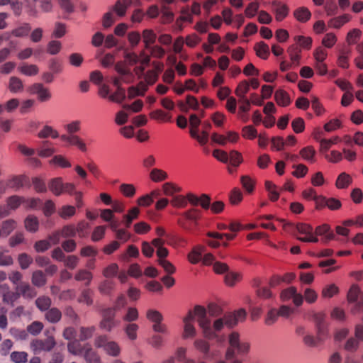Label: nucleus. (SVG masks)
Returning a JSON list of instances; mask_svg holds the SVG:
<instances>
[{"label":"nucleus","mask_w":363,"mask_h":363,"mask_svg":"<svg viewBox=\"0 0 363 363\" xmlns=\"http://www.w3.org/2000/svg\"><path fill=\"white\" fill-rule=\"evenodd\" d=\"M247 313L245 309L240 308L233 313H228L215 319L211 323L208 317L206 310L201 305H196L189 309L186 314L182 318L183 331L182 338H194L197 333L195 326L196 322L201 330L203 336L212 340L218 337V333L223 330L225 327L231 328L239 323H242L246 318Z\"/></svg>","instance_id":"nucleus-1"},{"label":"nucleus","mask_w":363,"mask_h":363,"mask_svg":"<svg viewBox=\"0 0 363 363\" xmlns=\"http://www.w3.org/2000/svg\"><path fill=\"white\" fill-rule=\"evenodd\" d=\"M116 70L121 77L113 79V83L117 89L113 94L109 96V100L115 103L122 104L125 99V91L120 86L121 82L125 83L130 82L132 76L125 62H118L116 65Z\"/></svg>","instance_id":"nucleus-2"},{"label":"nucleus","mask_w":363,"mask_h":363,"mask_svg":"<svg viewBox=\"0 0 363 363\" xmlns=\"http://www.w3.org/2000/svg\"><path fill=\"white\" fill-rule=\"evenodd\" d=\"M228 348L227 349L225 357L227 359L233 358L235 352L242 354L247 353L250 350V344L246 341H242L240 338V334L233 331L228 335Z\"/></svg>","instance_id":"nucleus-3"},{"label":"nucleus","mask_w":363,"mask_h":363,"mask_svg":"<svg viewBox=\"0 0 363 363\" xmlns=\"http://www.w3.org/2000/svg\"><path fill=\"white\" fill-rule=\"evenodd\" d=\"M203 212L197 208H191L179 214L177 219V223L182 228L189 230L191 225H197L198 222L201 219Z\"/></svg>","instance_id":"nucleus-4"},{"label":"nucleus","mask_w":363,"mask_h":363,"mask_svg":"<svg viewBox=\"0 0 363 363\" xmlns=\"http://www.w3.org/2000/svg\"><path fill=\"white\" fill-rule=\"evenodd\" d=\"M50 191L55 196H60L63 194L72 195L76 186L73 183L64 182L62 177H55L48 182Z\"/></svg>","instance_id":"nucleus-5"},{"label":"nucleus","mask_w":363,"mask_h":363,"mask_svg":"<svg viewBox=\"0 0 363 363\" xmlns=\"http://www.w3.org/2000/svg\"><path fill=\"white\" fill-rule=\"evenodd\" d=\"M296 237L303 242L316 243L319 239L316 238L315 229L308 223H298L296 225Z\"/></svg>","instance_id":"nucleus-6"},{"label":"nucleus","mask_w":363,"mask_h":363,"mask_svg":"<svg viewBox=\"0 0 363 363\" xmlns=\"http://www.w3.org/2000/svg\"><path fill=\"white\" fill-rule=\"evenodd\" d=\"M279 298L282 302L292 301L296 307L302 306L303 303V297L301 294L298 292L295 286H289L281 291Z\"/></svg>","instance_id":"nucleus-7"},{"label":"nucleus","mask_w":363,"mask_h":363,"mask_svg":"<svg viewBox=\"0 0 363 363\" xmlns=\"http://www.w3.org/2000/svg\"><path fill=\"white\" fill-rule=\"evenodd\" d=\"M347 301L350 303H354L352 313H356L363 311V294L357 285H352L347 294Z\"/></svg>","instance_id":"nucleus-8"},{"label":"nucleus","mask_w":363,"mask_h":363,"mask_svg":"<svg viewBox=\"0 0 363 363\" xmlns=\"http://www.w3.org/2000/svg\"><path fill=\"white\" fill-rule=\"evenodd\" d=\"M69 351L74 354H84L89 363H97L99 357L91 349L81 348L78 341H73L68 345Z\"/></svg>","instance_id":"nucleus-9"},{"label":"nucleus","mask_w":363,"mask_h":363,"mask_svg":"<svg viewBox=\"0 0 363 363\" xmlns=\"http://www.w3.org/2000/svg\"><path fill=\"white\" fill-rule=\"evenodd\" d=\"M147 318L153 323L152 328L154 331L161 333H167L168 330L165 325L161 323L162 320V314L153 309L148 310L146 313Z\"/></svg>","instance_id":"nucleus-10"},{"label":"nucleus","mask_w":363,"mask_h":363,"mask_svg":"<svg viewBox=\"0 0 363 363\" xmlns=\"http://www.w3.org/2000/svg\"><path fill=\"white\" fill-rule=\"evenodd\" d=\"M125 60V62H128L130 64L140 62V67L135 68V72L139 75L143 73L145 67L149 64L150 58L149 55L145 53H142L140 57L137 56L135 53H126Z\"/></svg>","instance_id":"nucleus-11"},{"label":"nucleus","mask_w":363,"mask_h":363,"mask_svg":"<svg viewBox=\"0 0 363 363\" xmlns=\"http://www.w3.org/2000/svg\"><path fill=\"white\" fill-rule=\"evenodd\" d=\"M28 91L30 94H36L38 100L41 102L48 101L52 98L50 89L41 83H35L30 86L28 88Z\"/></svg>","instance_id":"nucleus-12"},{"label":"nucleus","mask_w":363,"mask_h":363,"mask_svg":"<svg viewBox=\"0 0 363 363\" xmlns=\"http://www.w3.org/2000/svg\"><path fill=\"white\" fill-rule=\"evenodd\" d=\"M96 345L103 347L107 354L116 356L120 353V347L116 342L108 341L106 337H99L96 340Z\"/></svg>","instance_id":"nucleus-13"},{"label":"nucleus","mask_w":363,"mask_h":363,"mask_svg":"<svg viewBox=\"0 0 363 363\" xmlns=\"http://www.w3.org/2000/svg\"><path fill=\"white\" fill-rule=\"evenodd\" d=\"M62 141L66 142L69 146H74L82 152L87 151V145L85 141L77 135H62Z\"/></svg>","instance_id":"nucleus-14"},{"label":"nucleus","mask_w":363,"mask_h":363,"mask_svg":"<svg viewBox=\"0 0 363 363\" xmlns=\"http://www.w3.org/2000/svg\"><path fill=\"white\" fill-rule=\"evenodd\" d=\"M77 228L74 225L64 226L61 230L56 231L50 236L53 245L59 243L60 238L74 237L76 235Z\"/></svg>","instance_id":"nucleus-15"},{"label":"nucleus","mask_w":363,"mask_h":363,"mask_svg":"<svg viewBox=\"0 0 363 363\" xmlns=\"http://www.w3.org/2000/svg\"><path fill=\"white\" fill-rule=\"evenodd\" d=\"M27 178L25 176H15L13 177L8 182H0V195L2 194L6 188L17 189L22 186L26 182Z\"/></svg>","instance_id":"nucleus-16"},{"label":"nucleus","mask_w":363,"mask_h":363,"mask_svg":"<svg viewBox=\"0 0 363 363\" xmlns=\"http://www.w3.org/2000/svg\"><path fill=\"white\" fill-rule=\"evenodd\" d=\"M272 11L275 15L277 21H282L289 14V7L284 3L279 1L272 2Z\"/></svg>","instance_id":"nucleus-17"},{"label":"nucleus","mask_w":363,"mask_h":363,"mask_svg":"<svg viewBox=\"0 0 363 363\" xmlns=\"http://www.w3.org/2000/svg\"><path fill=\"white\" fill-rule=\"evenodd\" d=\"M55 345L52 337H48L46 340L43 341L36 340L32 342L31 347L35 353H40L42 351H49Z\"/></svg>","instance_id":"nucleus-18"},{"label":"nucleus","mask_w":363,"mask_h":363,"mask_svg":"<svg viewBox=\"0 0 363 363\" xmlns=\"http://www.w3.org/2000/svg\"><path fill=\"white\" fill-rule=\"evenodd\" d=\"M315 233L316 235V238H318V236L321 237L322 240L325 242L334 240L335 237L333 231L328 224H323L317 226L315 228Z\"/></svg>","instance_id":"nucleus-19"},{"label":"nucleus","mask_w":363,"mask_h":363,"mask_svg":"<svg viewBox=\"0 0 363 363\" xmlns=\"http://www.w3.org/2000/svg\"><path fill=\"white\" fill-rule=\"evenodd\" d=\"M352 19L351 15L345 13L339 16L333 17L328 21L329 28L340 29Z\"/></svg>","instance_id":"nucleus-20"},{"label":"nucleus","mask_w":363,"mask_h":363,"mask_svg":"<svg viewBox=\"0 0 363 363\" xmlns=\"http://www.w3.org/2000/svg\"><path fill=\"white\" fill-rule=\"evenodd\" d=\"M115 310L109 308L106 310L103 316V320L101 322V328L106 330H111L114 326Z\"/></svg>","instance_id":"nucleus-21"},{"label":"nucleus","mask_w":363,"mask_h":363,"mask_svg":"<svg viewBox=\"0 0 363 363\" xmlns=\"http://www.w3.org/2000/svg\"><path fill=\"white\" fill-rule=\"evenodd\" d=\"M299 155L308 162L314 163L316 161V150L312 145H308L301 149Z\"/></svg>","instance_id":"nucleus-22"},{"label":"nucleus","mask_w":363,"mask_h":363,"mask_svg":"<svg viewBox=\"0 0 363 363\" xmlns=\"http://www.w3.org/2000/svg\"><path fill=\"white\" fill-rule=\"evenodd\" d=\"M178 106L182 111H188L189 109L197 110L199 107V104L196 97L193 96H188L186 101H179Z\"/></svg>","instance_id":"nucleus-23"},{"label":"nucleus","mask_w":363,"mask_h":363,"mask_svg":"<svg viewBox=\"0 0 363 363\" xmlns=\"http://www.w3.org/2000/svg\"><path fill=\"white\" fill-rule=\"evenodd\" d=\"M239 103L238 116L242 122L246 123L249 120L247 113L250 109V101L247 99H240Z\"/></svg>","instance_id":"nucleus-24"},{"label":"nucleus","mask_w":363,"mask_h":363,"mask_svg":"<svg viewBox=\"0 0 363 363\" xmlns=\"http://www.w3.org/2000/svg\"><path fill=\"white\" fill-rule=\"evenodd\" d=\"M150 179L155 183H160L168 179L167 172L159 168H152L149 172Z\"/></svg>","instance_id":"nucleus-25"},{"label":"nucleus","mask_w":363,"mask_h":363,"mask_svg":"<svg viewBox=\"0 0 363 363\" xmlns=\"http://www.w3.org/2000/svg\"><path fill=\"white\" fill-rule=\"evenodd\" d=\"M264 187L268 193V197L271 201H277L279 198V187L272 181H266Z\"/></svg>","instance_id":"nucleus-26"},{"label":"nucleus","mask_w":363,"mask_h":363,"mask_svg":"<svg viewBox=\"0 0 363 363\" xmlns=\"http://www.w3.org/2000/svg\"><path fill=\"white\" fill-rule=\"evenodd\" d=\"M274 99L280 106H287L291 104L289 94L283 89H278L275 91Z\"/></svg>","instance_id":"nucleus-27"},{"label":"nucleus","mask_w":363,"mask_h":363,"mask_svg":"<svg viewBox=\"0 0 363 363\" xmlns=\"http://www.w3.org/2000/svg\"><path fill=\"white\" fill-rule=\"evenodd\" d=\"M147 90L145 83L140 82L136 86H130L128 89V97L133 99L138 96H143Z\"/></svg>","instance_id":"nucleus-28"},{"label":"nucleus","mask_w":363,"mask_h":363,"mask_svg":"<svg viewBox=\"0 0 363 363\" xmlns=\"http://www.w3.org/2000/svg\"><path fill=\"white\" fill-rule=\"evenodd\" d=\"M205 251V247L202 245L194 247L188 255V260L191 264H196L201 260L202 254Z\"/></svg>","instance_id":"nucleus-29"},{"label":"nucleus","mask_w":363,"mask_h":363,"mask_svg":"<svg viewBox=\"0 0 363 363\" xmlns=\"http://www.w3.org/2000/svg\"><path fill=\"white\" fill-rule=\"evenodd\" d=\"M38 137L39 138H51L52 139H55L60 137L58 131L55 129L53 127L45 125L43 128L38 132Z\"/></svg>","instance_id":"nucleus-30"},{"label":"nucleus","mask_w":363,"mask_h":363,"mask_svg":"<svg viewBox=\"0 0 363 363\" xmlns=\"http://www.w3.org/2000/svg\"><path fill=\"white\" fill-rule=\"evenodd\" d=\"M342 142V139L339 136H334L329 139H322L320 140V150L325 152L333 145L339 144Z\"/></svg>","instance_id":"nucleus-31"},{"label":"nucleus","mask_w":363,"mask_h":363,"mask_svg":"<svg viewBox=\"0 0 363 363\" xmlns=\"http://www.w3.org/2000/svg\"><path fill=\"white\" fill-rule=\"evenodd\" d=\"M118 189L120 193L125 198H133L137 192L135 186L129 183H122Z\"/></svg>","instance_id":"nucleus-32"},{"label":"nucleus","mask_w":363,"mask_h":363,"mask_svg":"<svg viewBox=\"0 0 363 363\" xmlns=\"http://www.w3.org/2000/svg\"><path fill=\"white\" fill-rule=\"evenodd\" d=\"M162 189L164 195L172 197L175 194L180 193L182 191V188L174 182H166L163 184Z\"/></svg>","instance_id":"nucleus-33"},{"label":"nucleus","mask_w":363,"mask_h":363,"mask_svg":"<svg viewBox=\"0 0 363 363\" xmlns=\"http://www.w3.org/2000/svg\"><path fill=\"white\" fill-rule=\"evenodd\" d=\"M50 164L61 168H69L72 167L69 160L62 155H55L50 160Z\"/></svg>","instance_id":"nucleus-34"},{"label":"nucleus","mask_w":363,"mask_h":363,"mask_svg":"<svg viewBox=\"0 0 363 363\" xmlns=\"http://www.w3.org/2000/svg\"><path fill=\"white\" fill-rule=\"evenodd\" d=\"M352 181V177L349 174L342 172L336 179L335 186L337 189H345L350 186Z\"/></svg>","instance_id":"nucleus-35"},{"label":"nucleus","mask_w":363,"mask_h":363,"mask_svg":"<svg viewBox=\"0 0 363 363\" xmlns=\"http://www.w3.org/2000/svg\"><path fill=\"white\" fill-rule=\"evenodd\" d=\"M240 183L242 188L246 191L247 193H253L256 184V180L255 179L247 175L242 176L240 178Z\"/></svg>","instance_id":"nucleus-36"},{"label":"nucleus","mask_w":363,"mask_h":363,"mask_svg":"<svg viewBox=\"0 0 363 363\" xmlns=\"http://www.w3.org/2000/svg\"><path fill=\"white\" fill-rule=\"evenodd\" d=\"M150 118L161 123H167L171 121L172 116L161 110L157 109L150 113Z\"/></svg>","instance_id":"nucleus-37"},{"label":"nucleus","mask_w":363,"mask_h":363,"mask_svg":"<svg viewBox=\"0 0 363 363\" xmlns=\"http://www.w3.org/2000/svg\"><path fill=\"white\" fill-rule=\"evenodd\" d=\"M19 72L26 76H35L38 74L39 69L35 65H29L27 63L21 64L18 67Z\"/></svg>","instance_id":"nucleus-38"},{"label":"nucleus","mask_w":363,"mask_h":363,"mask_svg":"<svg viewBox=\"0 0 363 363\" xmlns=\"http://www.w3.org/2000/svg\"><path fill=\"white\" fill-rule=\"evenodd\" d=\"M325 335L320 331L318 332L317 337H313L311 335H306L303 337L304 343L310 347L317 346L325 338Z\"/></svg>","instance_id":"nucleus-39"},{"label":"nucleus","mask_w":363,"mask_h":363,"mask_svg":"<svg viewBox=\"0 0 363 363\" xmlns=\"http://www.w3.org/2000/svg\"><path fill=\"white\" fill-rule=\"evenodd\" d=\"M339 293V288L335 284L325 285L321 291V296L324 298H330Z\"/></svg>","instance_id":"nucleus-40"},{"label":"nucleus","mask_w":363,"mask_h":363,"mask_svg":"<svg viewBox=\"0 0 363 363\" xmlns=\"http://www.w3.org/2000/svg\"><path fill=\"white\" fill-rule=\"evenodd\" d=\"M55 152L56 149L48 142L44 143L42 147L38 150V154L41 157H49Z\"/></svg>","instance_id":"nucleus-41"},{"label":"nucleus","mask_w":363,"mask_h":363,"mask_svg":"<svg viewBox=\"0 0 363 363\" xmlns=\"http://www.w3.org/2000/svg\"><path fill=\"white\" fill-rule=\"evenodd\" d=\"M288 52L291 65L298 66L301 60V50L295 45H291L288 48Z\"/></svg>","instance_id":"nucleus-42"},{"label":"nucleus","mask_w":363,"mask_h":363,"mask_svg":"<svg viewBox=\"0 0 363 363\" xmlns=\"http://www.w3.org/2000/svg\"><path fill=\"white\" fill-rule=\"evenodd\" d=\"M337 38L336 35L333 33H327L321 40L322 47L325 48H332L337 43Z\"/></svg>","instance_id":"nucleus-43"},{"label":"nucleus","mask_w":363,"mask_h":363,"mask_svg":"<svg viewBox=\"0 0 363 363\" xmlns=\"http://www.w3.org/2000/svg\"><path fill=\"white\" fill-rule=\"evenodd\" d=\"M255 50L257 55L262 59L266 60L269 55V46L264 42L257 43L255 46Z\"/></svg>","instance_id":"nucleus-44"},{"label":"nucleus","mask_w":363,"mask_h":363,"mask_svg":"<svg viewBox=\"0 0 363 363\" xmlns=\"http://www.w3.org/2000/svg\"><path fill=\"white\" fill-rule=\"evenodd\" d=\"M76 213V207L70 205H64L58 210V215L63 219H68Z\"/></svg>","instance_id":"nucleus-45"},{"label":"nucleus","mask_w":363,"mask_h":363,"mask_svg":"<svg viewBox=\"0 0 363 363\" xmlns=\"http://www.w3.org/2000/svg\"><path fill=\"white\" fill-rule=\"evenodd\" d=\"M170 203L174 208H184L188 204L187 196L182 194L174 196Z\"/></svg>","instance_id":"nucleus-46"},{"label":"nucleus","mask_w":363,"mask_h":363,"mask_svg":"<svg viewBox=\"0 0 363 363\" xmlns=\"http://www.w3.org/2000/svg\"><path fill=\"white\" fill-rule=\"evenodd\" d=\"M302 296L303 297V301H305L309 304L315 303L318 297V293L311 288H306Z\"/></svg>","instance_id":"nucleus-47"},{"label":"nucleus","mask_w":363,"mask_h":363,"mask_svg":"<svg viewBox=\"0 0 363 363\" xmlns=\"http://www.w3.org/2000/svg\"><path fill=\"white\" fill-rule=\"evenodd\" d=\"M259 4L257 1H252L247 4L245 9V16L248 18H254L257 13Z\"/></svg>","instance_id":"nucleus-48"},{"label":"nucleus","mask_w":363,"mask_h":363,"mask_svg":"<svg viewBox=\"0 0 363 363\" xmlns=\"http://www.w3.org/2000/svg\"><path fill=\"white\" fill-rule=\"evenodd\" d=\"M185 45L189 48H194L199 45L201 41V38L196 33H191L184 38Z\"/></svg>","instance_id":"nucleus-49"},{"label":"nucleus","mask_w":363,"mask_h":363,"mask_svg":"<svg viewBox=\"0 0 363 363\" xmlns=\"http://www.w3.org/2000/svg\"><path fill=\"white\" fill-rule=\"evenodd\" d=\"M242 279V275L238 272H228L225 276V283L228 286H233Z\"/></svg>","instance_id":"nucleus-50"},{"label":"nucleus","mask_w":363,"mask_h":363,"mask_svg":"<svg viewBox=\"0 0 363 363\" xmlns=\"http://www.w3.org/2000/svg\"><path fill=\"white\" fill-rule=\"evenodd\" d=\"M9 90L13 93L20 92L23 89V84L21 79L11 77L9 80Z\"/></svg>","instance_id":"nucleus-51"},{"label":"nucleus","mask_w":363,"mask_h":363,"mask_svg":"<svg viewBox=\"0 0 363 363\" xmlns=\"http://www.w3.org/2000/svg\"><path fill=\"white\" fill-rule=\"evenodd\" d=\"M294 15L298 21L306 22L310 18L311 12L308 9L301 7L295 10Z\"/></svg>","instance_id":"nucleus-52"},{"label":"nucleus","mask_w":363,"mask_h":363,"mask_svg":"<svg viewBox=\"0 0 363 363\" xmlns=\"http://www.w3.org/2000/svg\"><path fill=\"white\" fill-rule=\"evenodd\" d=\"M128 6V4L126 0H118L113 7V11L117 16L122 17L125 14Z\"/></svg>","instance_id":"nucleus-53"},{"label":"nucleus","mask_w":363,"mask_h":363,"mask_svg":"<svg viewBox=\"0 0 363 363\" xmlns=\"http://www.w3.org/2000/svg\"><path fill=\"white\" fill-rule=\"evenodd\" d=\"M138 256H139L138 248L133 245H130L128 247L126 251L121 255L120 259L121 260L126 261L130 257L136 258Z\"/></svg>","instance_id":"nucleus-54"},{"label":"nucleus","mask_w":363,"mask_h":363,"mask_svg":"<svg viewBox=\"0 0 363 363\" xmlns=\"http://www.w3.org/2000/svg\"><path fill=\"white\" fill-rule=\"evenodd\" d=\"M250 90V84L247 81L243 80L240 82L235 89V94L240 97V99H246L245 94Z\"/></svg>","instance_id":"nucleus-55"},{"label":"nucleus","mask_w":363,"mask_h":363,"mask_svg":"<svg viewBox=\"0 0 363 363\" xmlns=\"http://www.w3.org/2000/svg\"><path fill=\"white\" fill-rule=\"evenodd\" d=\"M191 12L189 10V7L186 6L182 9L180 16L177 20V24L179 26L180 30L182 29V26H180V23L182 22H191L192 21V16H191Z\"/></svg>","instance_id":"nucleus-56"},{"label":"nucleus","mask_w":363,"mask_h":363,"mask_svg":"<svg viewBox=\"0 0 363 363\" xmlns=\"http://www.w3.org/2000/svg\"><path fill=\"white\" fill-rule=\"evenodd\" d=\"M311 107L317 116H322L325 113V109L323 104L316 96H313L311 98Z\"/></svg>","instance_id":"nucleus-57"},{"label":"nucleus","mask_w":363,"mask_h":363,"mask_svg":"<svg viewBox=\"0 0 363 363\" xmlns=\"http://www.w3.org/2000/svg\"><path fill=\"white\" fill-rule=\"evenodd\" d=\"M242 136L247 140H253L257 137V131L252 125H246L242 128Z\"/></svg>","instance_id":"nucleus-58"},{"label":"nucleus","mask_w":363,"mask_h":363,"mask_svg":"<svg viewBox=\"0 0 363 363\" xmlns=\"http://www.w3.org/2000/svg\"><path fill=\"white\" fill-rule=\"evenodd\" d=\"M38 220L33 216H28L25 220V228L30 232H35L38 229Z\"/></svg>","instance_id":"nucleus-59"},{"label":"nucleus","mask_w":363,"mask_h":363,"mask_svg":"<svg viewBox=\"0 0 363 363\" xmlns=\"http://www.w3.org/2000/svg\"><path fill=\"white\" fill-rule=\"evenodd\" d=\"M143 39L145 44V48H148L150 45L153 44L156 40V35L152 30H144L143 32Z\"/></svg>","instance_id":"nucleus-60"},{"label":"nucleus","mask_w":363,"mask_h":363,"mask_svg":"<svg viewBox=\"0 0 363 363\" xmlns=\"http://www.w3.org/2000/svg\"><path fill=\"white\" fill-rule=\"evenodd\" d=\"M134 232L138 235L147 234L151 230V226L146 222L140 221L133 225Z\"/></svg>","instance_id":"nucleus-61"},{"label":"nucleus","mask_w":363,"mask_h":363,"mask_svg":"<svg viewBox=\"0 0 363 363\" xmlns=\"http://www.w3.org/2000/svg\"><path fill=\"white\" fill-rule=\"evenodd\" d=\"M228 160L231 165L238 167L242 162L243 159L240 152L233 150L228 155Z\"/></svg>","instance_id":"nucleus-62"},{"label":"nucleus","mask_w":363,"mask_h":363,"mask_svg":"<svg viewBox=\"0 0 363 363\" xmlns=\"http://www.w3.org/2000/svg\"><path fill=\"white\" fill-rule=\"evenodd\" d=\"M328 57V51L322 46L316 48L313 51L315 62H324Z\"/></svg>","instance_id":"nucleus-63"},{"label":"nucleus","mask_w":363,"mask_h":363,"mask_svg":"<svg viewBox=\"0 0 363 363\" xmlns=\"http://www.w3.org/2000/svg\"><path fill=\"white\" fill-rule=\"evenodd\" d=\"M194 345L198 350L204 354H207L210 350L209 342L205 339H196L194 342Z\"/></svg>","instance_id":"nucleus-64"}]
</instances>
